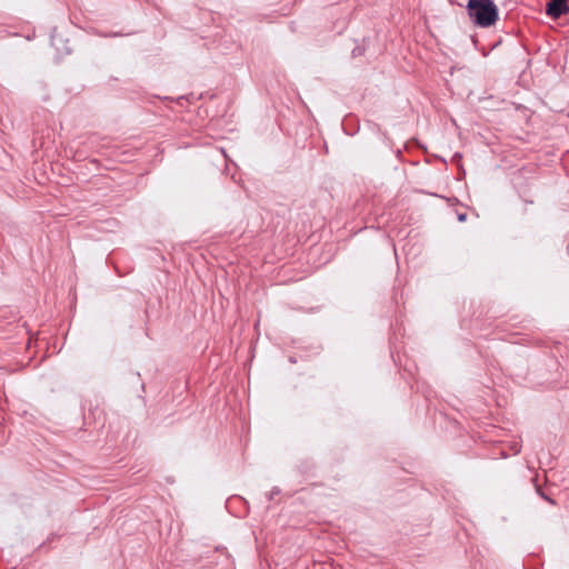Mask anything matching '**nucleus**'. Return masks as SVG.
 <instances>
[{
    "label": "nucleus",
    "instance_id": "f257e3e1",
    "mask_svg": "<svg viewBox=\"0 0 569 569\" xmlns=\"http://www.w3.org/2000/svg\"><path fill=\"white\" fill-rule=\"evenodd\" d=\"M468 11L479 27H490L498 19L497 6L491 0H469Z\"/></svg>",
    "mask_w": 569,
    "mask_h": 569
},
{
    "label": "nucleus",
    "instance_id": "f03ea898",
    "mask_svg": "<svg viewBox=\"0 0 569 569\" xmlns=\"http://www.w3.org/2000/svg\"><path fill=\"white\" fill-rule=\"evenodd\" d=\"M569 12L568 0H550L546 7V13L553 18H560Z\"/></svg>",
    "mask_w": 569,
    "mask_h": 569
},
{
    "label": "nucleus",
    "instance_id": "7ed1b4c3",
    "mask_svg": "<svg viewBox=\"0 0 569 569\" xmlns=\"http://www.w3.org/2000/svg\"><path fill=\"white\" fill-rule=\"evenodd\" d=\"M466 219H467V214L466 213H459L458 214V220L459 221L463 222V221H466Z\"/></svg>",
    "mask_w": 569,
    "mask_h": 569
}]
</instances>
